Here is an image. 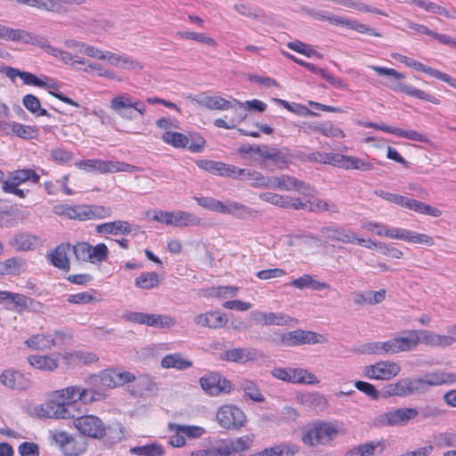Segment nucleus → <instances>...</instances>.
<instances>
[{"mask_svg": "<svg viewBox=\"0 0 456 456\" xmlns=\"http://www.w3.org/2000/svg\"><path fill=\"white\" fill-rule=\"evenodd\" d=\"M80 387H68L61 391H56V398L61 401L50 400L42 403L37 408V414L42 418L69 419L74 418L71 411L75 408V403L79 401Z\"/></svg>", "mask_w": 456, "mask_h": 456, "instance_id": "nucleus-1", "label": "nucleus"}, {"mask_svg": "<svg viewBox=\"0 0 456 456\" xmlns=\"http://www.w3.org/2000/svg\"><path fill=\"white\" fill-rule=\"evenodd\" d=\"M456 382V374L445 371H436L426 376V379H401L395 383L397 396L405 397L424 392L429 386H439Z\"/></svg>", "mask_w": 456, "mask_h": 456, "instance_id": "nucleus-2", "label": "nucleus"}, {"mask_svg": "<svg viewBox=\"0 0 456 456\" xmlns=\"http://www.w3.org/2000/svg\"><path fill=\"white\" fill-rule=\"evenodd\" d=\"M338 434L339 428L337 424L330 421L315 420L303 428L301 441L310 447L328 446Z\"/></svg>", "mask_w": 456, "mask_h": 456, "instance_id": "nucleus-3", "label": "nucleus"}, {"mask_svg": "<svg viewBox=\"0 0 456 456\" xmlns=\"http://www.w3.org/2000/svg\"><path fill=\"white\" fill-rule=\"evenodd\" d=\"M255 436L253 434L245 435L235 439H221L208 449L191 452V456H232L234 453L242 455L251 448Z\"/></svg>", "mask_w": 456, "mask_h": 456, "instance_id": "nucleus-4", "label": "nucleus"}, {"mask_svg": "<svg viewBox=\"0 0 456 456\" xmlns=\"http://www.w3.org/2000/svg\"><path fill=\"white\" fill-rule=\"evenodd\" d=\"M197 166L212 175L227 176L232 178H248L255 180L257 186L265 185V177L258 172L249 169L238 168L235 166L228 165L221 161L200 159L196 162Z\"/></svg>", "mask_w": 456, "mask_h": 456, "instance_id": "nucleus-5", "label": "nucleus"}, {"mask_svg": "<svg viewBox=\"0 0 456 456\" xmlns=\"http://www.w3.org/2000/svg\"><path fill=\"white\" fill-rule=\"evenodd\" d=\"M418 416L416 408H396L378 415L374 419L377 427L404 426Z\"/></svg>", "mask_w": 456, "mask_h": 456, "instance_id": "nucleus-6", "label": "nucleus"}, {"mask_svg": "<svg viewBox=\"0 0 456 456\" xmlns=\"http://www.w3.org/2000/svg\"><path fill=\"white\" fill-rule=\"evenodd\" d=\"M74 419V426L84 436L102 438L106 434V427L102 419L94 415H84Z\"/></svg>", "mask_w": 456, "mask_h": 456, "instance_id": "nucleus-7", "label": "nucleus"}, {"mask_svg": "<svg viewBox=\"0 0 456 456\" xmlns=\"http://www.w3.org/2000/svg\"><path fill=\"white\" fill-rule=\"evenodd\" d=\"M401 371V366L390 361H380L363 369V375L370 379L390 380Z\"/></svg>", "mask_w": 456, "mask_h": 456, "instance_id": "nucleus-8", "label": "nucleus"}, {"mask_svg": "<svg viewBox=\"0 0 456 456\" xmlns=\"http://www.w3.org/2000/svg\"><path fill=\"white\" fill-rule=\"evenodd\" d=\"M219 425L226 429H239L246 422V415L239 407L224 405L216 412Z\"/></svg>", "mask_w": 456, "mask_h": 456, "instance_id": "nucleus-9", "label": "nucleus"}, {"mask_svg": "<svg viewBox=\"0 0 456 456\" xmlns=\"http://www.w3.org/2000/svg\"><path fill=\"white\" fill-rule=\"evenodd\" d=\"M200 385L203 391L211 396L231 391V382L217 372H209L200 379Z\"/></svg>", "mask_w": 456, "mask_h": 456, "instance_id": "nucleus-10", "label": "nucleus"}, {"mask_svg": "<svg viewBox=\"0 0 456 456\" xmlns=\"http://www.w3.org/2000/svg\"><path fill=\"white\" fill-rule=\"evenodd\" d=\"M320 232L329 240L343 243H354L356 241L359 245H363L366 242V240L358 238L354 232L336 224L323 226L320 229Z\"/></svg>", "mask_w": 456, "mask_h": 456, "instance_id": "nucleus-11", "label": "nucleus"}, {"mask_svg": "<svg viewBox=\"0 0 456 456\" xmlns=\"http://www.w3.org/2000/svg\"><path fill=\"white\" fill-rule=\"evenodd\" d=\"M362 228L368 232H373L374 228H379V231L376 232L378 236H385L389 239L401 240L404 241H407L408 234H410V230L404 228L388 227L384 224L377 222H366L362 224Z\"/></svg>", "mask_w": 456, "mask_h": 456, "instance_id": "nucleus-12", "label": "nucleus"}, {"mask_svg": "<svg viewBox=\"0 0 456 456\" xmlns=\"http://www.w3.org/2000/svg\"><path fill=\"white\" fill-rule=\"evenodd\" d=\"M110 107L122 118L133 120L136 118L133 107V97L128 94H122L113 97Z\"/></svg>", "mask_w": 456, "mask_h": 456, "instance_id": "nucleus-13", "label": "nucleus"}, {"mask_svg": "<svg viewBox=\"0 0 456 456\" xmlns=\"http://www.w3.org/2000/svg\"><path fill=\"white\" fill-rule=\"evenodd\" d=\"M322 335L314 331L296 330L287 333V346L314 345L322 343Z\"/></svg>", "mask_w": 456, "mask_h": 456, "instance_id": "nucleus-14", "label": "nucleus"}, {"mask_svg": "<svg viewBox=\"0 0 456 456\" xmlns=\"http://www.w3.org/2000/svg\"><path fill=\"white\" fill-rule=\"evenodd\" d=\"M255 153L265 159V166L272 170L282 169L285 167V156L276 149H269L267 146H256Z\"/></svg>", "mask_w": 456, "mask_h": 456, "instance_id": "nucleus-15", "label": "nucleus"}, {"mask_svg": "<svg viewBox=\"0 0 456 456\" xmlns=\"http://www.w3.org/2000/svg\"><path fill=\"white\" fill-rule=\"evenodd\" d=\"M385 450L383 441L372 440L354 446L345 452L344 456H374Z\"/></svg>", "mask_w": 456, "mask_h": 456, "instance_id": "nucleus-16", "label": "nucleus"}, {"mask_svg": "<svg viewBox=\"0 0 456 456\" xmlns=\"http://www.w3.org/2000/svg\"><path fill=\"white\" fill-rule=\"evenodd\" d=\"M385 450L383 441L372 440L354 446L345 452L344 456H374Z\"/></svg>", "mask_w": 456, "mask_h": 456, "instance_id": "nucleus-17", "label": "nucleus"}, {"mask_svg": "<svg viewBox=\"0 0 456 456\" xmlns=\"http://www.w3.org/2000/svg\"><path fill=\"white\" fill-rule=\"evenodd\" d=\"M257 351L253 348H233L220 354V359L226 362L244 363L257 358Z\"/></svg>", "mask_w": 456, "mask_h": 456, "instance_id": "nucleus-18", "label": "nucleus"}, {"mask_svg": "<svg viewBox=\"0 0 456 456\" xmlns=\"http://www.w3.org/2000/svg\"><path fill=\"white\" fill-rule=\"evenodd\" d=\"M403 334L404 336L394 337L383 341L385 354H395L412 350L413 340L410 339L409 330Z\"/></svg>", "mask_w": 456, "mask_h": 456, "instance_id": "nucleus-19", "label": "nucleus"}, {"mask_svg": "<svg viewBox=\"0 0 456 456\" xmlns=\"http://www.w3.org/2000/svg\"><path fill=\"white\" fill-rule=\"evenodd\" d=\"M71 245L69 243H61L53 251L48 254L51 264L63 271L70 269V263L68 254L70 251Z\"/></svg>", "mask_w": 456, "mask_h": 456, "instance_id": "nucleus-20", "label": "nucleus"}, {"mask_svg": "<svg viewBox=\"0 0 456 456\" xmlns=\"http://www.w3.org/2000/svg\"><path fill=\"white\" fill-rule=\"evenodd\" d=\"M0 382L6 387L25 390L29 387V380L17 370H6L0 375Z\"/></svg>", "mask_w": 456, "mask_h": 456, "instance_id": "nucleus-21", "label": "nucleus"}, {"mask_svg": "<svg viewBox=\"0 0 456 456\" xmlns=\"http://www.w3.org/2000/svg\"><path fill=\"white\" fill-rule=\"evenodd\" d=\"M224 215H232L237 218L244 219L246 217H254L258 211L254 210L242 203L228 200L222 202L221 212Z\"/></svg>", "mask_w": 456, "mask_h": 456, "instance_id": "nucleus-22", "label": "nucleus"}, {"mask_svg": "<svg viewBox=\"0 0 456 456\" xmlns=\"http://www.w3.org/2000/svg\"><path fill=\"white\" fill-rule=\"evenodd\" d=\"M191 101L209 110L234 109V101L230 102L219 96H208L203 94L199 97H192Z\"/></svg>", "mask_w": 456, "mask_h": 456, "instance_id": "nucleus-23", "label": "nucleus"}, {"mask_svg": "<svg viewBox=\"0 0 456 456\" xmlns=\"http://www.w3.org/2000/svg\"><path fill=\"white\" fill-rule=\"evenodd\" d=\"M287 382L315 385L320 382L315 374L302 368H287Z\"/></svg>", "mask_w": 456, "mask_h": 456, "instance_id": "nucleus-24", "label": "nucleus"}, {"mask_svg": "<svg viewBox=\"0 0 456 456\" xmlns=\"http://www.w3.org/2000/svg\"><path fill=\"white\" fill-rule=\"evenodd\" d=\"M0 127L10 129V133L20 138L29 140L36 139L38 136V129L36 126L23 125L18 122H4Z\"/></svg>", "mask_w": 456, "mask_h": 456, "instance_id": "nucleus-25", "label": "nucleus"}, {"mask_svg": "<svg viewBox=\"0 0 456 456\" xmlns=\"http://www.w3.org/2000/svg\"><path fill=\"white\" fill-rule=\"evenodd\" d=\"M40 180V175L31 168L18 169L10 173L7 179L2 183H8L9 184L20 185L26 182L31 183H37Z\"/></svg>", "mask_w": 456, "mask_h": 456, "instance_id": "nucleus-26", "label": "nucleus"}, {"mask_svg": "<svg viewBox=\"0 0 456 456\" xmlns=\"http://www.w3.org/2000/svg\"><path fill=\"white\" fill-rule=\"evenodd\" d=\"M197 325L209 329H218L224 326L227 319L224 314L219 312H208L200 314L194 319Z\"/></svg>", "mask_w": 456, "mask_h": 456, "instance_id": "nucleus-27", "label": "nucleus"}, {"mask_svg": "<svg viewBox=\"0 0 456 456\" xmlns=\"http://www.w3.org/2000/svg\"><path fill=\"white\" fill-rule=\"evenodd\" d=\"M391 88L395 92L403 93L409 96L419 100L427 101L435 104L439 103V101L436 97L412 86H409L403 83H396L393 86H391Z\"/></svg>", "mask_w": 456, "mask_h": 456, "instance_id": "nucleus-28", "label": "nucleus"}, {"mask_svg": "<svg viewBox=\"0 0 456 456\" xmlns=\"http://www.w3.org/2000/svg\"><path fill=\"white\" fill-rule=\"evenodd\" d=\"M117 371L112 369H106L99 374L91 375L89 381L94 386L103 388H114L117 387Z\"/></svg>", "mask_w": 456, "mask_h": 456, "instance_id": "nucleus-29", "label": "nucleus"}, {"mask_svg": "<svg viewBox=\"0 0 456 456\" xmlns=\"http://www.w3.org/2000/svg\"><path fill=\"white\" fill-rule=\"evenodd\" d=\"M160 365L164 369H176L178 370H184L192 366V362L189 359L183 358L180 353L170 354L164 356L161 360Z\"/></svg>", "mask_w": 456, "mask_h": 456, "instance_id": "nucleus-30", "label": "nucleus"}, {"mask_svg": "<svg viewBox=\"0 0 456 456\" xmlns=\"http://www.w3.org/2000/svg\"><path fill=\"white\" fill-rule=\"evenodd\" d=\"M96 232L108 234H127L131 232V225L126 221H114L104 223L96 226Z\"/></svg>", "mask_w": 456, "mask_h": 456, "instance_id": "nucleus-31", "label": "nucleus"}, {"mask_svg": "<svg viewBox=\"0 0 456 456\" xmlns=\"http://www.w3.org/2000/svg\"><path fill=\"white\" fill-rule=\"evenodd\" d=\"M309 129L312 132L318 133L327 137L344 138V132L338 126H334L331 122H315L309 125Z\"/></svg>", "mask_w": 456, "mask_h": 456, "instance_id": "nucleus-32", "label": "nucleus"}, {"mask_svg": "<svg viewBox=\"0 0 456 456\" xmlns=\"http://www.w3.org/2000/svg\"><path fill=\"white\" fill-rule=\"evenodd\" d=\"M267 108V105L257 99H254L251 101H246L245 102H240L238 100H234V110L238 112L240 118L241 119L245 118L247 117V110L252 111H257V112H264Z\"/></svg>", "mask_w": 456, "mask_h": 456, "instance_id": "nucleus-33", "label": "nucleus"}, {"mask_svg": "<svg viewBox=\"0 0 456 456\" xmlns=\"http://www.w3.org/2000/svg\"><path fill=\"white\" fill-rule=\"evenodd\" d=\"M385 289L358 292L354 297V302L358 305H362L365 304L375 305L382 302L385 299Z\"/></svg>", "mask_w": 456, "mask_h": 456, "instance_id": "nucleus-34", "label": "nucleus"}, {"mask_svg": "<svg viewBox=\"0 0 456 456\" xmlns=\"http://www.w3.org/2000/svg\"><path fill=\"white\" fill-rule=\"evenodd\" d=\"M111 160H103L98 159L81 160L77 163L79 168L86 171H98L102 174L110 173Z\"/></svg>", "mask_w": 456, "mask_h": 456, "instance_id": "nucleus-35", "label": "nucleus"}, {"mask_svg": "<svg viewBox=\"0 0 456 456\" xmlns=\"http://www.w3.org/2000/svg\"><path fill=\"white\" fill-rule=\"evenodd\" d=\"M406 208L414 210L417 213L428 215L433 217H439L442 215V211L437 208L432 207L422 201L408 198Z\"/></svg>", "mask_w": 456, "mask_h": 456, "instance_id": "nucleus-36", "label": "nucleus"}, {"mask_svg": "<svg viewBox=\"0 0 456 456\" xmlns=\"http://www.w3.org/2000/svg\"><path fill=\"white\" fill-rule=\"evenodd\" d=\"M406 208L414 210L417 213L428 215L433 217H439L442 215V211L437 208L432 207L422 201L408 198Z\"/></svg>", "mask_w": 456, "mask_h": 456, "instance_id": "nucleus-37", "label": "nucleus"}, {"mask_svg": "<svg viewBox=\"0 0 456 456\" xmlns=\"http://www.w3.org/2000/svg\"><path fill=\"white\" fill-rule=\"evenodd\" d=\"M36 242V237L27 233H18L11 239L9 243L19 251H28L35 248Z\"/></svg>", "mask_w": 456, "mask_h": 456, "instance_id": "nucleus-38", "label": "nucleus"}, {"mask_svg": "<svg viewBox=\"0 0 456 456\" xmlns=\"http://www.w3.org/2000/svg\"><path fill=\"white\" fill-rule=\"evenodd\" d=\"M29 347L44 350L56 346L55 338L50 334H37L27 340Z\"/></svg>", "mask_w": 456, "mask_h": 456, "instance_id": "nucleus-39", "label": "nucleus"}, {"mask_svg": "<svg viewBox=\"0 0 456 456\" xmlns=\"http://www.w3.org/2000/svg\"><path fill=\"white\" fill-rule=\"evenodd\" d=\"M28 362L42 370H53L58 367L57 359L46 355H31L28 357Z\"/></svg>", "mask_w": 456, "mask_h": 456, "instance_id": "nucleus-40", "label": "nucleus"}, {"mask_svg": "<svg viewBox=\"0 0 456 456\" xmlns=\"http://www.w3.org/2000/svg\"><path fill=\"white\" fill-rule=\"evenodd\" d=\"M24 107L36 117H51V114L41 107L39 99L33 94H26L22 99Z\"/></svg>", "mask_w": 456, "mask_h": 456, "instance_id": "nucleus-41", "label": "nucleus"}, {"mask_svg": "<svg viewBox=\"0 0 456 456\" xmlns=\"http://www.w3.org/2000/svg\"><path fill=\"white\" fill-rule=\"evenodd\" d=\"M200 218L196 215L185 212L175 211L173 212V225L174 226H195L200 224Z\"/></svg>", "mask_w": 456, "mask_h": 456, "instance_id": "nucleus-42", "label": "nucleus"}, {"mask_svg": "<svg viewBox=\"0 0 456 456\" xmlns=\"http://www.w3.org/2000/svg\"><path fill=\"white\" fill-rule=\"evenodd\" d=\"M410 339L413 340L412 349H414L419 343H423L430 346H436V334L429 330H409Z\"/></svg>", "mask_w": 456, "mask_h": 456, "instance_id": "nucleus-43", "label": "nucleus"}, {"mask_svg": "<svg viewBox=\"0 0 456 456\" xmlns=\"http://www.w3.org/2000/svg\"><path fill=\"white\" fill-rule=\"evenodd\" d=\"M287 191H297L304 197L312 196L314 193V189L309 183H306L296 177H290L287 175Z\"/></svg>", "mask_w": 456, "mask_h": 456, "instance_id": "nucleus-44", "label": "nucleus"}, {"mask_svg": "<svg viewBox=\"0 0 456 456\" xmlns=\"http://www.w3.org/2000/svg\"><path fill=\"white\" fill-rule=\"evenodd\" d=\"M87 443L84 436H72L69 440L68 446L63 451L66 456H79L86 450Z\"/></svg>", "mask_w": 456, "mask_h": 456, "instance_id": "nucleus-45", "label": "nucleus"}, {"mask_svg": "<svg viewBox=\"0 0 456 456\" xmlns=\"http://www.w3.org/2000/svg\"><path fill=\"white\" fill-rule=\"evenodd\" d=\"M320 240L311 233L297 234L287 236V244L297 246L301 249L303 247H313L317 245Z\"/></svg>", "mask_w": 456, "mask_h": 456, "instance_id": "nucleus-46", "label": "nucleus"}, {"mask_svg": "<svg viewBox=\"0 0 456 456\" xmlns=\"http://www.w3.org/2000/svg\"><path fill=\"white\" fill-rule=\"evenodd\" d=\"M169 430L175 433H182L190 438H200L202 436L206 430L199 426H186L176 423H169Z\"/></svg>", "mask_w": 456, "mask_h": 456, "instance_id": "nucleus-47", "label": "nucleus"}, {"mask_svg": "<svg viewBox=\"0 0 456 456\" xmlns=\"http://www.w3.org/2000/svg\"><path fill=\"white\" fill-rule=\"evenodd\" d=\"M44 84L45 85V86H40L41 88H47V89H50L49 90V94L53 96H54L55 98L59 99L60 101L67 103V104H69L71 106H74V107H79V104L73 101L72 99L67 97L66 95H64L62 93H60L58 92V89L60 87L59 84L55 81H53L52 78L46 77V76H44Z\"/></svg>", "mask_w": 456, "mask_h": 456, "instance_id": "nucleus-48", "label": "nucleus"}, {"mask_svg": "<svg viewBox=\"0 0 456 456\" xmlns=\"http://www.w3.org/2000/svg\"><path fill=\"white\" fill-rule=\"evenodd\" d=\"M344 169H356L362 171H370L373 168V165L358 157L344 155L342 167Z\"/></svg>", "mask_w": 456, "mask_h": 456, "instance_id": "nucleus-49", "label": "nucleus"}, {"mask_svg": "<svg viewBox=\"0 0 456 456\" xmlns=\"http://www.w3.org/2000/svg\"><path fill=\"white\" fill-rule=\"evenodd\" d=\"M407 27L411 29H412L414 32L418 34H424L427 36H429L436 40H437L441 44L448 43L449 41V36L446 34H440L436 31H433L429 29L427 26L422 24L414 23L412 21L408 20L407 21Z\"/></svg>", "mask_w": 456, "mask_h": 456, "instance_id": "nucleus-50", "label": "nucleus"}, {"mask_svg": "<svg viewBox=\"0 0 456 456\" xmlns=\"http://www.w3.org/2000/svg\"><path fill=\"white\" fill-rule=\"evenodd\" d=\"M162 140L175 148H185L188 146L190 138L178 132L166 131L162 134Z\"/></svg>", "mask_w": 456, "mask_h": 456, "instance_id": "nucleus-51", "label": "nucleus"}, {"mask_svg": "<svg viewBox=\"0 0 456 456\" xmlns=\"http://www.w3.org/2000/svg\"><path fill=\"white\" fill-rule=\"evenodd\" d=\"M134 284L142 289L156 288L159 284V274L155 272L142 273L135 279Z\"/></svg>", "mask_w": 456, "mask_h": 456, "instance_id": "nucleus-52", "label": "nucleus"}, {"mask_svg": "<svg viewBox=\"0 0 456 456\" xmlns=\"http://www.w3.org/2000/svg\"><path fill=\"white\" fill-rule=\"evenodd\" d=\"M130 452L139 456H162L165 453L163 447L156 443L133 447Z\"/></svg>", "mask_w": 456, "mask_h": 456, "instance_id": "nucleus-53", "label": "nucleus"}, {"mask_svg": "<svg viewBox=\"0 0 456 456\" xmlns=\"http://www.w3.org/2000/svg\"><path fill=\"white\" fill-rule=\"evenodd\" d=\"M254 320L265 325H283L284 316L282 314L276 313H261L253 314Z\"/></svg>", "mask_w": 456, "mask_h": 456, "instance_id": "nucleus-54", "label": "nucleus"}, {"mask_svg": "<svg viewBox=\"0 0 456 456\" xmlns=\"http://www.w3.org/2000/svg\"><path fill=\"white\" fill-rule=\"evenodd\" d=\"M111 208L101 205H86V219H102L111 216Z\"/></svg>", "mask_w": 456, "mask_h": 456, "instance_id": "nucleus-55", "label": "nucleus"}, {"mask_svg": "<svg viewBox=\"0 0 456 456\" xmlns=\"http://www.w3.org/2000/svg\"><path fill=\"white\" fill-rule=\"evenodd\" d=\"M395 59L399 61L402 63H404L406 66L413 68L414 69L418 71H421L424 73L428 74L429 76L433 77V74L436 70V69L426 66L425 64L412 59L409 58L401 54L393 55Z\"/></svg>", "mask_w": 456, "mask_h": 456, "instance_id": "nucleus-56", "label": "nucleus"}, {"mask_svg": "<svg viewBox=\"0 0 456 456\" xmlns=\"http://www.w3.org/2000/svg\"><path fill=\"white\" fill-rule=\"evenodd\" d=\"M309 211L311 212H324L330 211L331 213H338L339 208L335 203H329L324 200L314 198L309 200Z\"/></svg>", "mask_w": 456, "mask_h": 456, "instance_id": "nucleus-57", "label": "nucleus"}, {"mask_svg": "<svg viewBox=\"0 0 456 456\" xmlns=\"http://www.w3.org/2000/svg\"><path fill=\"white\" fill-rule=\"evenodd\" d=\"M287 47L298 53L304 54L306 57L316 56L318 58H322V55L314 49H313V47L310 45L299 40H295L287 43Z\"/></svg>", "mask_w": 456, "mask_h": 456, "instance_id": "nucleus-58", "label": "nucleus"}, {"mask_svg": "<svg viewBox=\"0 0 456 456\" xmlns=\"http://www.w3.org/2000/svg\"><path fill=\"white\" fill-rule=\"evenodd\" d=\"M240 388L251 400L257 403H262L265 401L264 395L260 393L256 384L254 381L249 379L243 380L240 384Z\"/></svg>", "mask_w": 456, "mask_h": 456, "instance_id": "nucleus-59", "label": "nucleus"}, {"mask_svg": "<svg viewBox=\"0 0 456 456\" xmlns=\"http://www.w3.org/2000/svg\"><path fill=\"white\" fill-rule=\"evenodd\" d=\"M9 303L13 305L15 311L21 312L28 310L32 306L34 300L25 295L12 292Z\"/></svg>", "mask_w": 456, "mask_h": 456, "instance_id": "nucleus-60", "label": "nucleus"}, {"mask_svg": "<svg viewBox=\"0 0 456 456\" xmlns=\"http://www.w3.org/2000/svg\"><path fill=\"white\" fill-rule=\"evenodd\" d=\"M175 323V320L168 315L150 314L147 326L159 329L169 328Z\"/></svg>", "mask_w": 456, "mask_h": 456, "instance_id": "nucleus-61", "label": "nucleus"}, {"mask_svg": "<svg viewBox=\"0 0 456 456\" xmlns=\"http://www.w3.org/2000/svg\"><path fill=\"white\" fill-rule=\"evenodd\" d=\"M109 249L104 243H99L93 247L90 245V258L89 262L92 264L102 263L108 258Z\"/></svg>", "mask_w": 456, "mask_h": 456, "instance_id": "nucleus-62", "label": "nucleus"}, {"mask_svg": "<svg viewBox=\"0 0 456 456\" xmlns=\"http://www.w3.org/2000/svg\"><path fill=\"white\" fill-rule=\"evenodd\" d=\"M307 14L319 20H328L332 24L340 25L343 22V18L340 16H334L330 12L322 10L309 9L306 11Z\"/></svg>", "mask_w": 456, "mask_h": 456, "instance_id": "nucleus-63", "label": "nucleus"}, {"mask_svg": "<svg viewBox=\"0 0 456 456\" xmlns=\"http://www.w3.org/2000/svg\"><path fill=\"white\" fill-rule=\"evenodd\" d=\"M103 398V394L93 388H81L77 399L85 404L100 401Z\"/></svg>", "mask_w": 456, "mask_h": 456, "instance_id": "nucleus-64", "label": "nucleus"}]
</instances>
